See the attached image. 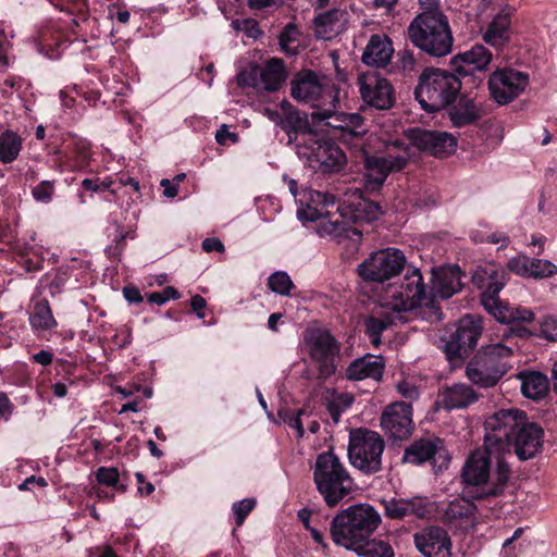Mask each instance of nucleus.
I'll return each instance as SVG.
<instances>
[{
    "label": "nucleus",
    "mask_w": 557,
    "mask_h": 557,
    "mask_svg": "<svg viewBox=\"0 0 557 557\" xmlns=\"http://www.w3.org/2000/svg\"><path fill=\"white\" fill-rule=\"evenodd\" d=\"M499 453L483 450L473 451L467 460L462 478L468 485L465 492L468 497L480 504L500 495L509 478V467L500 458Z\"/></svg>",
    "instance_id": "nucleus-1"
},
{
    "label": "nucleus",
    "mask_w": 557,
    "mask_h": 557,
    "mask_svg": "<svg viewBox=\"0 0 557 557\" xmlns=\"http://www.w3.org/2000/svg\"><path fill=\"white\" fill-rule=\"evenodd\" d=\"M380 523L381 516L372 506L358 504L342 510L333 518L330 533L336 545L361 554Z\"/></svg>",
    "instance_id": "nucleus-2"
},
{
    "label": "nucleus",
    "mask_w": 557,
    "mask_h": 557,
    "mask_svg": "<svg viewBox=\"0 0 557 557\" xmlns=\"http://www.w3.org/2000/svg\"><path fill=\"white\" fill-rule=\"evenodd\" d=\"M299 208L297 216L300 221L315 222L322 220L318 226L321 237L348 238L355 244L359 243L362 232L357 227H350L343 219L330 220L331 209L335 208V197L332 194L313 189H305L297 199Z\"/></svg>",
    "instance_id": "nucleus-3"
},
{
    "label": "nucleus",
    "mask_w": 557,
    "mask_h": 557,
    "mask_svg": "<svg viewBox=\"0 0 557 557\" xmlns=\"http://www.w3.org/2000/svg\"><path fill=\"white\" fill-rule=\"evenodd\" d=\"M473 278L484 289L481 296L483 307L499 322L510 324L534 320V313L529 308L513 307L499 300L498 294L506 282V273L502 268L494 263L480 265Z\"/></svg>",
    "instance_id": "nucleus-4"
},
{
    "label": "nucleus",
    "mask_w": 557,
    "mask_h": 557,
    "mask_svg": "<svg viewBox=\"0 0 557 557\" xmlns=\"http://www.w3.org/2000/svg\"><path fill=\"white\" fill-rule=\"evenodd\" d=\"M411 44L432 57H444L453 49V34L446 15L430 10L416 16L407 29Z\"/></svg>",
    "instance_id": "nucleus-5"
},
{
    "label": "nucleus",
    "mask_w": 557,
    "mask_h": 557,
    "mask_svg": "<svg viewBox=\"0 0 557 557\" xmlns=\"http://www.w3.org/2000/svg\"><path fill=\"white\" fill-rule=\"evenodd\" d=\"M313 481L329 507L336 506L356 487L347 468L332 451L318 455L313 467Z\"/></svg>",
    "instance_id": "nucleus-6"
},
{
    "label": "nucleus",
    "mask_w": 557,
    "mask_h": 557,
    "mask_svg": "<svg viewBox=\"0 0 557 557\" xmlns=\"http://www.w3.org/2000/svg\"><path fill=\"white\" fill-rule=\"evenodd\" d=\"M339 102L323 106L320 110L313 111L309 121H305V134L310 129L312 134H323L322 137L335 140H349L360 137L366 133L363 119L358 113H344L337 111Z\"/></svg>",
    "instance_id": "nucleus-7"
},
{
    "label": "nucleus",
    "mask_w": 557,
    "mask_h": 557,
    "mask_svg": "<svg viewBox=\"0 0 557 557\" xmlns=\"http://www.w3.org/2000/svg\"><path fill=\"white\" fill-rule=\"evenodd\" d=\"M387 305L395 311H411L425 307L424 318L431 322L443 319L433 297H428L422 275L418 269L408 271L399 285L389 286Z\"/></svg>",
    "instance_id": "nucleus-8"
},
{
    "label": "nucleus",
    "mask_w": 557,
    "mask_h": 557,
    "mask_svg": "<svg viewBox=\"0 0 557 557\" xmlns=\"http://www.w3.org/2000/svg\"><path fill=\"white\" fill-rule=\"evenodd\" d=\"M461 88L458 76L442 69H425L420 77L414 95L428 112L438 111L450 104Z\"/></svg>",
    "instance_id": "nucleus-9"
},
{
    "label": "nucleus",
    "mask_w": 557,
    "mask_h": 557,
    "mask_svg": "<svg viewBox=\"0 0 557 557\" xmlns=\"http://www.w3.org/2000/svg\"><path fill=\"white\" fill-rule=\"evenodd\" d=\"M412 156V147L400 140L386 145L385 156H363L364 186L369 190L379 189L387 176L403 170Z\"/></svg>",
    "instance_id": "nucleus-10"
},
{
    "label": "nucleus",
    "mask_w": 557,
    "mask_h": 557,
    "mask_svg": "<svg viewBox=\"0 0 557 557\" xmlns=\"http://www.w3.org/2000/svg\"><path fill=\"white\" fill-rule=\"evenodd\" d=\"M290 96L318 111L323 106L341 102V88L325 76L301 70L290 81Z\"/></svg>",
    "instance_id": "nucleus-11"
},
{
    "label": "nucleus",
    "mask_w": 557,
    "mask_h": 557,
    "mask_svg": "<svg viewBox=\"0 0 557 557\" xmlns=\"http://www.w3.org/2000/svg\"><path fill=\"white\" fill-rule=\"evenodd\" d=\"M385 448L383 438L373 431L357 430L350 433L348 457L354 468L366 474L382 469V455Z\"/></svg>",
    "instance_id": "nucleus-12"
},
{
    "label": "nucleus",
    "mask_w": 557,
    "mask_h": 557,
    "mask_svg": "<svg viewBox=\"0 0 557 557\" xmlns=\"http://www.w3.org/2000/svg\"><path fill=\"white\" fill-rule=\"evenodd\" d=\"M525 420V413L516 408L502 409L490 416L484 423V446L487 451L504 454L518 429Z\"/></svg>",
    "instance_id": "nucleus-13"
},
{
    "label": "nucleus",
    "mask_w": 557,
    "mask_h": 557,
    "mask_svg": "<svg viewBox=\"0 0 557 557\" xmlns=\"http://www.w3.org/2000/svg\"><path fill=\"white\" fill-rule=\"evenodd\" d=\"M308 354L321 377H329L336 371L339 345L326 330H308L305 335Z\"/></svg>",
    "instance_id": "nucleus-14"
},
{
    "label": "nucleus",
    "mask_w": 557,
    "mask_h": 557,
    "mask_svg": "<svg viewBox=\"0 0 557 557\" xmlns=\"http://www.w3.org/2000/svg\"><path fill=\"white\" fill-rule=\"evenodd\" d=\"M531 332L525 327H518L516 330L509 327H503L491 337L490 343L484 345L478 355L485 358L492 364L497 366L503 363L505 366V374L511 368L509 362L515 351L519 349L516 342V336L528 337Z\"/></svg>",
    "instance_id": "nucleus-15"
},
{
    "label": "nucleus",
    "mask_w": 557,
    "mask_h": 557,
    "mask_svg": "<svg viewBox=\"0 0 557 557\" xmlns=\"http://www.w3.org/2000/svg\"><path fill=\"white\" fill-rule=\"evenodd\" d=\"M406 262L405 255L396 248L374 252L359 265V275L366 281L384 282L400 273Z\"/></svg>",
    "instance_id": "nucleus-16"
},
{
    "label": "nucleus",
    "mask_w": 557,
    "mask_h": 557,
    "mask_svg": "<svg viewBox=\"0 0 557 557\" xmlns=\"http://www.w3.org/2000/svg\"><path fill=\"white\" fill-rule=\"evenodd\" d=\"M529 75L513 69L494 71L488 78L491 98L499 106L517 99L529 85Z\"/></svg>",
    "instance_id": "nucleus-17"
},
{
    "label": "nucleus",
    "mask_w": 557,
    "mask_h": 557,
    "mask_svg": "<svg viewBox=\"0 0 557 557\" xmlns=\"http://www.w3.org/2000/svg\"><path fill=\"white\" fill-rule=\"evenodd\" d=\"M286 69L283 60L272 58L264 65L252 66L249 71L239 73L238 84L253 87L258 90L275 91L286 79Z\"/></svg>",
    "instance_id": "nucleus-18"
},
{
    "label": "nucleus",
    "mask_w": 557,
    "mask_h": 557,
    "mask_svg": "<svg viewBox=\"0 0 557 557\" xmlns=\"http://www.w3.org/2000/svg\"><path fill=\"white\" fill-rule=\"evenodd\" d=\"M357 85L361 99L369 106L385 110L394 104V89L391 83L376 72H366L358 76Z\"/></svg>",
    "instance_id": "nucleus-19"
},
{
    "label": "nucleus",
    "mask_w": 557,
    "mask_h": 557,
    "mask_svg": "<svg viewBox=\"0 0 557 557\" xmlns=\"http://www.w3.org/2000/svg\"><path fill=\"white\" fill-rule=\"evenodd\" d=\"M483 331V319L479 315L467 314L463 317L451 334L450 341L447 343L449 354L466 357L476 346L478 341Z\"/></svg>",
    "instance_id": "nucleus-20"
},
{
    "label": "nucleus",
    "mask_w": 557,
    "mask_h": 557,
    "mask_svg": "<svg viewBox=\"0 0 557 557\" xmlns=\"http://www.w3.org/2000/svg\"><path fill=\"white\" fill-rule=\"evenodd\" d=\"M381 426L392 438L403 441L412 432V408L405 401L388 405L381 417Z\"/></svg>",
    "instance_id": "nucleus-21"
},
{
    "label": "nucleus",
    "mask_w": 557,
    "mask_h": 557,
    "mask_svg": "<svg viewBox=\"0 0 557 557\" xmlns=\"http://www.w3.org/2000/svg\"><path fill=\"white\" fill-rule=\"evenodd\" d=\"M301 144L309 149L308 157L326 170H339L345 162V156L335 145V139L317 136L310 129L307 135L301 136Z\"/></svg>",
    "instance_id": "nucleus-22"
},
{
    "label": "nucleus",
    "mask_w": 557,
    "mask_h": 557,
    "mask_svg": "<svg viewBox=\"0 0 557 557\" xmlns=\"http://www.w3.org/2000/svg\"><path fill=\"white\" fill-rule=\"evenodd\" d=\"M411 145L437 158H444L455 152L456 138L446 132L414 128L410 131Z\"/></svg>",
    "instance_id": "nucleus-23"
},
{
    "label": "nucleus",
    "mask_w": 557,
    "mask_h": 557,
    "mask_svg": "<svg viewBox=\"0 0 557 557\" xmlns=\"http://www.w3.org/2000/svg\"><path fill=\"white\" fill-rule=\"evenodd\" d=\"M512 36V10L508 7L502 8L491 21L481 28L482 40L496 51L503 50Z\"/></svg>",
    "instance_id": "nucleus-24"
},
{
    "label": "nucleus",
    "mask_w": 557,
    "mask_h": 557,
    "mask_svg": "<svg viewBox=\"0 0 557 557\" xmlns=\"http://www.w3.org/2000/svg\"><path fill=\"white\" fill-rule=\"evenodd\" d=\"M413 540L424 557H451V541L441 527L424 528L414 534Z\"/></svg>",
    "instance_id": "nucleus-25"
},
{
    "label": "nucleus",
    "mask_w": 557,
    "mask_h": 557,
    "mask_svg": "<svg viewBox=\"0 0 557 557\" xmlns=\"http://www.w3.org/2000/svg\"><path fill=\"white\" fill-rule=\"evenodd\" d=\"M515 454L520 460L532 459L542 451L544 430L534 422H523L512 437Z\"/></svg>",
    "instance_id": "nucleus-26"
},
{
    "label": "nucleus",
    "mask_w": 557,
    "mask_h": 557,
    "mask_svg": "<svg viewBox=\"0 0 557 557\" xmlns=\"http://www.w3.org/2000/svg\"><path fill=\"white\" fill-rule=\"evenodd\" d=\"M432 459L434 461L442 460L443 462L449 460L443 441L438 437H425L414 441L406 448L403 456L404 462L412 465H421Z\"/></svg>",
    "instance_id": "nucleus-27"
},
{
    "label": "nucleus",
    "mask_w": 557,
    "mask_h": 557,
    "mask_svg": "<svg viewBox=\"0 0 557 557\" xmlns=\"http://www.w3.org/2000/svg\"><path fill=\"white\" fill-rule=\"evenodd\" d=\"M479 506L468 497L455 498L445 509V521L455 529L461 531L471 530L478 522Z\"/></svg>",
    "instance_id": "nucleus-28"
},
{
    "label": "nucleus",
    "mask_w": 557,
    "mask_h": 557,
    "mask_svg": "<svg viewBox=\"0 0 557 557\" xmlns=\"http://www.w3.org/2000/svg\"><path fill=\"white\" fill-rule=\"evenodd\" d=\"M466 374L473 384L480 387H493L505 375V366L503 363L494 366L476 354L468 363Z\"/></svg>",
    "instance_id": "nucleus-29"
},
{
    "label": "nucleus",
    "mask_w": 557,
    "mask_h": 557,
    "mask_svg": "<svg viewBox=\"0 0 557 557\" xmlns=\"http://www.w3.org/2000/svg\"><path fill=\"white\" fill-rule=\"evenodd\" d=\"M507 268L520 276L533 277L535 280L552 277L557 273V265L552 261L531 258L525 255L509 259Z\"/></svg>",
    "instance_id": "nucleus-30"
},
{
    "label": "nucleus",
    "mask_w": 557,
    "mask_h": 557,
    "mask_svg": "<svg viewBox=\"0 0 557 557\" xmlns=\"http://www.w3.org/2000/svg\"><path fill=\"white\" fill-rule=\"evenodd\" d=\"M462 274L457 265L442 267L433 270L432 294L442 299L450 298L462 288Z\"/></svg>",
    "instance_id": "nucleus-31"
},
{
    "label": "nucleus",
    "mask_w": 557,
    "mask_h": 557,
    "mask_svg": "<svg viewBox=\"0 0 557 557\" xmlns=\"http://www.w3.org/2000/svg\"><path fill=\"white\" fill-rule=\"evenodd\" d=\"M492 52L481 44L472 46L469 50L458 53L451 58V66L460 76L469 75L472 66L473 70L484 71L492 61Z\"/></svg>",
    "instance_id": "nucleus-32"
},
{
    "label": "nucleus",
    "mask_w": 557,
    "mask_h": 557,
    "mask_svg": "<svg viewBox=\"0 0 557 557\" xmlns=\"http://www.w3.org/2000/svg\"><path fill=\"white\" fill-rule=\"evenodd\" d=\"M385 369L384 359L381 356L367 354L355 359L346 370V377L351 381L371 379L380 381Z\"/></svg>",
    "instance_id": "nucleus-33"
},
{
    "label": "nucleus",
    "mask_w": 557,
    "mask_h": 557,
    "mask_svg": "<svg viewBox=\"0 0 557 557\" xmlns=\"http://www.w3.org/2000/svg\"><path fill=\"white\" fill-rule=\"evenodd\" d=\"M476 392L465 383H455L442 388L438 403L446 410L463 409L475 403Z\"/></svg>",
    "instance_id": "nucleus-34"
},
{
    "label": "nucleus",
    "mask_w": 557,
    "mask_h": 557,
    "mask_svg": "<svg viewBox=\"0 0 557 557\" xmlns=\"http://www.w3.org/2000/svg\"><path fill=\"white\" fill-rule=\"evenodd\" d=\"M431 504L421 497L391 499L385 503V512L393 519H400L406 516L424 518L431 513Z\"/></svg>",
    "instance_id": "nucleus-35"
},
{
    "label": "nucleus",
    "mask_w": 557,
    "mask_h": 557,
    "mask_svg": "<svg viewBox=\"0 0 557 557\" xmlns=\"http://www.w3.org/2000/svg\"><path fill=\"white\" fill-rule=\"evenodd\" d=\"M392 41L385 35H372L362 53V62L371 66H384L393 54Z\"/></svg>",
    "instance_id": "nucleus-36"
},
{
    "label": "nucleus",
    "mask_w": 557,
    "mask_h": 557,
    "mask_svg": "<svg viewBox=\"0 0 557 557\" xmlns=\"http://www.w3.org/2000/svg\"><path fill=\"white\" fill-rule=\"evenodd\" d=\"M346 13L341 10H330L314 18V32L318 38L330 40L345 28Z\"/></svg>",
    "instance_id": "nucleus-37"
},
{
    "label": "nucleus",
    "mask_w": 557,
    "mask_h": 557,
    "mask_svg": "<svg viewBox=\"0 0 557 557\" xmlns=\"http://www.w3.org/2000/svg\"><path fill=\"white\" fill-rule=\"evenodd\" d=\"M480 116V106L471 98L462 96L449 110V117L454 126L462 127L474 123Z\"/></svg>",
    "instance_id": "nucleus-38"
},
{
    "label": "nucleus",
    "mask_w": 557,
    "mask_h": 557,
    "mask_svg": "<svg viewBox=\"0 0 557 557\" xmlns=\"http://www.w3.org/2000/svg\"><path fill=\"white\" fill-rule=\"evenodd\" d=\"M282 110L284 113V117H282L278 112H274L269 109L265 110V113L272 121L280 123L289 135L292 132H294L296 134L299 133L301 136H305L306 123L305 120L299 115V113L295 110H292V106L287 101L282 102Z\"/></svg>",
    "instance_id": "nucleus-39"
},
{
    "label": "nucleus",
    "mask_w": 557,
    "mask_h": 557,
    "mask_svg": "<svg viewBox=\"0 0 557 557\" xmlns=\"http://www.w3.org/2000/svg\"><path fill=\"white\" fill-rule=\"evenodd\" d=\"M282 51L289 57L297 55L301 49L307 46L306 36L299 30L297 25L288 23L278 37Z\"/></svg>",
    "instance_id": "nucleus-40"
},
{
    "label": "nucleus",
    "mask_w": 557,
    "mask_h": 557,
    "mask_svg": "<svg viewBox=\"0 0 557 557\" xmlns=\"http://www.w3.org/2000/svg\"><path fill=\"white\" fill-rule=\"evenodd\" d=\"M349 218L354 222H372L380 218L382 214L379 203L371 201L367 198L359 196L357 199L348 205Z\"/></svg>",
    "instance_id": "nucleus-41"
},
{
    "label": "nucleus",
    "mask_w": 557,
    "mask_h": 557,
    "mask_svg": "<svg viewBox=\"0 0 557 557\" xmlns=\"http://www.w3.org/2000/svg\"><path fill=\"white\" fill-rule=\"evenodd\" d=\"M29 324L34 331H49L57 326V321L47 300H40L34 305L29 314Z\"/></svg>",
    "instance_id": "nucleus-42"
},
{
    "label": "nucleus",
    "mask_w": 557,
    "mask_h": 557,
    "mask_svg": "<svg viewBox=\"0 0 557 557\" xmlns=\"http://www.w3.org/2000/svg\"><path fill=\"white\" fill-rule=\"evenodd\" d=\"M547 389V377L540 372H531L522 377L521 392L528 398H541L546 395Z\"/></svg>",
    "instance_id": "nucleus-43"
},
{
    "label": "nucleus",
    "mask_w": 557,
    "mask_h": 557,
    "mask_svg": "<svg viewBox=\"0 0 557 557\" xmlns=\"http://www.w3.org/2000/svg\"><path fill=\"white\" fill-rule=\"evenodd\" d=\"M23 140L12 131H7L0 135V161L4 164L11 163L17 159Z\"/></svg>",
    "instance_id": "nucleus-44"
},
{
    "label": "nucleus",
    "mask_w": 557,
    "mask_h": 557,
    "mask_svg": "<svg viewBox=\"0 0 557 557\" xmlns=\"http://www.w3.org/2000/svg\"><path fill=\"white\" fill-rule=\"evenodd\" d=\"M325 399L327 411L334 423H338L342 413L354 403V396L346 392H329Z\"/></svg>",
    "instance_id": "nucleus-45"
},
{
    "label": "nucleus",
    "mask_w": 557,
    "mask_h": 557,
    "mask_svg": "<svg viewBox=\"0 0 557 557\" xmlns=\"http://www.w3.org/2000/svg\"><path fill=\"white\" fill-rule=\"evenodd\" d=\"M392 320L384 314L371 315L366 320V333L374 346L381 344V334L391 325Z\"/></svg>",
    "instance_id": "nucleus-46"
},
{
    "label": "nucleus",
    "mask_w": 557,
    "mask_h": 557,
    "mask_svg": "<svg viewBox=\"0 0 557 557\" xmlns=\"http://www.w3.org/2000/svg\"><path fill=\"white\" fill-rule=\"evenodd\" d=\"M269 287L272 292L280 295H289L294 284L286 272L278 271L270 275L268 280Z\"/></svg>",
    "instance_id": "nucleus-47"
},
{
    "label": "nucleus",
    "mask_w": 557,
    "mask_h": 557,
    "mask_svg": "<svg viewBox=\"0 0 557 557\" xmlns=\"http://www.w3.org/2000/svg\"><path fill=\"white\" fill-rule=\"evenodd\" d=\"M96 479L99 484L116 487L121 492L125 491L124 485L117 486L120 481V473L114 467H100L96 472Z\"/></svg>",
    "instance_id": "nucleus-48"
},
{
    "label": "nucleus",
    "mask_w": 557,
    "mask_h": 557,
    "mask_svg": "<svg viewBox=\"0 0 557 557\" xmlns=\"http://www.w3.org/2000/svg\"><path fill=\"white\" fill-rule=\"evenodd\" d=\"M54 195V181H41L32 188L33 198L40 203H50Z\"/></svg>",
    "instance_id": "nucleus-49"
},
{
    "label": "nucleus",
    "mask_w": 557,
    "mask_h": 557,
    "mask_svg": "<svg viewBox=\"0 0 557 557\" xmlns=\"http://www.w3.org/2000/svg\"><path fill=\"white\" fill-rule=\"evenodd\" d=\"M360 555L364 557H394V550L385 542L371 541L364 546Z\"/></svg>",
    "instance_id": "nucleus-50"
},
{
    "label": "nucleus",
    "mask_w": 557,
    "mask_h": 557,
    "mask_svg": "<svg viewBox=\"0 0 557 557\" xmlns=\"http://www.w3.org/2000/svg\"><path fill=\"white\" fill-rule=\"evenodd\" d=\"M549 342H557V315H547L539 322V331L535 333Z\"/></svg>",
    "instance_id": "nucleus-51"
},
{
    "label": "nucleus",
    "mask_w": 557,
    "mask_h": 557,
    "mask_svg": "<svg viewBox=\"0 0 557 557\" xmlns=\"http://www.w3.org/2000/svg\"><path fill=\"white\" fill-rule=\"evenodd\" d=\"M305 413L304 409H299L297 412H293L289 409L281 410L278 412L280 418L284 423H286L289 428L294 429L297 432L298 437H302L305 434V430L302 426L301 416Z\"/></svg>",
    "instance_id": "nucleus-52"
},
{
    "label": "nucleus",
    "mask_w": 557,
    "mask_h": 557,
    "mask_svg": "<svg viewBox=\"0 0 557 557\" xmlns=\"http://www.w3.org/2000/svg\"><path fill=\"white\" fill-rule=\"evenodd\" d=\"M255 506V498H245L233 504L232 512L235 517L237 527L243 524L244 520L253 510Z\"/></svg>",
    "instance_id": "nucleus-53"
},
{
    "label": "nucleus",
    "mask_w": 557,
    "mask_h": 557,
    "mask_svg": "<svg viewBox=\"0 0 557 557\" xmlns=\"http://www.w3.org/2000/svg\"><path fill=\"white\" fill-rule=\"evenodd\" d=\"M113 181L110 177L101 178H85L82 182V186L89 191H102L110 189Z\"/></svg>",
    "instance_id": "nucleus-54"
},
{
    "label": "nucleus",
    "mask_w": 557,
    "mask_h": 557,
    "mask_svg": "<svg viewBox=\"0 0 557 557\" xmlns=\"http://www.w3.org/2000/svg\"><path fill=\"white\" fill-rule=\"evenodd\" d=\"M398 392L410 400L417 399L420 395L418 387L409 382H400L397 384Z\"/></svg>",
    "instance_id": "nucleus-55"
},
{
    "label": "nucleus",
    "mask_w": 557,
    "mask_h": 557,
    "mask_svg": "<svg viewBox=\"0 0 557 557\" xmlns=\"http://www.w3.org/2000/svg\"><path fill=\"white\" fill-rule=\"evenodd\" d=\"M202 249L206 252H212V251L223 252L224 244L216 237H209L202 242Z\"/></svg>",
    "instance_id": "nucleus-56"
},
{
    "label": "nucleus",
    "mask_w": 557,
    "mask_h": 557,
    "mask_svg": "<svg viewBox=\"0 0 557 557\" xmlns=\"http://www.w3.org/2000/svg\"><path fill=\"white\" fill-rule=\"evenodd\" d=\"M123 295L125 299L131 304H138L143 301L139 289L134 286H125L123 288Z\"/></svg>",
    "instance_id": "nucleus-57"
},
{
    "label": "nucleus",
    "mask_w": 557,
    "mask_h": 557,
    "mask_svg": "<svg viewBox=\"0 0 557 557\" xmlns=\"http://www.w3.org/2000/svg\"><path fill=\"white\" fill-rule=\"evenodd\" d=\"M34 483L40 487H45L48 485L45 478L30 475L27 479H25L22 484L18 485V490L20 491H28V490H30L29 485H34Z\"/></svg>",
    "instance_id": "nucleus-58"
},
{
    "label": "nucleus",
    "mask_w": 557,
    "mask_h": 557,
    "mask_svg": "<svg viewBox=\"0 0 557 557\" xmlns=\"http://www.w3.org/2000/svg\"><path fill=\"white\" fill-rule=\"evenodd\" d=\"M190 306L199 319H202L205 317L203 309L206 308L207 302L203 297H201L200 295H195L194 297H191Z\"/></svg>",
    "instance_id": "nucleus-59"
},
{
    "label": "nucleus",
    "mask_w": 557,
    "mask_h": 557,
    "mask_svg": "<svg viewBox=\"0 0 557 557\" xmlns=\"http://www.w3.org/2000/svg\"><path fill=\"white\" fill-rule=\"evenodd\" d=\"M401 69L411 72L414 69L416 60L411 51L405 50L400 55Z\"/></svg>",
    "instance_id": "nucleus-60"
},
{
    "label": "nucleus",
    "mask_w": 557,
    "mask_h": 557,
    "mask_svg": "<svg viewBox=\"0 0 557 557\" xmlns=\"http://www.w3.org/2000/svg\"><path fill=\"white\" fill-rule=\"evenodd\" d=\"M236 134L228 132L225 125H223L215 133V140L220 145H225L228 139L232 141H236Z\"/></svg>",
    "instance_id": "nucleus-61"
},
{
    "label": "nucleus",
    "mask_w": 557,
    "mask_h": 557,
    "mask_svg": "<svg viewBox=\"0 0 557 557\" xmlns=\"http://www.w3.org/2000/svg\"><path fill=\"white\" fill-rule=\"evenodd\" d=\"M161 186L163 187V196L166 198H174L178 194V187L176 184L172 183L168 178H163L161 181Z\"/></svg>",
    "instance_id": "nucleus-62"
},
{
    "label": "nucleus",
    "mask_w": 557,
    "mask_h": 557,
    "mask_svg": "<svg viewBox=\"0 0 557 557\" xmlns=\"http://www.w3.org/2000/svg\"><path fill=\"white\" fill-rule=\"evenodd\" d=\"M33 360L41 366H49L53 360V354L48 350H40L33 355Z\"/></svg>",
    "instance_id": "nucleus-63"
},
{
    "label": "nucleus",
    "mask_w": 557,
    "mask_h": 557,
    "mask_svg": "<svg viewBox=\"0 0 557 557\" xmlns=\"http://www.w3.org/2000/svg\"><path fill=\"white\" fill-rule=\"evenodd\" d=\"M397 0H373V7L376 10H382L385 14H389L395 5Z\"/></svg>",
    "instance_id": "nucleus-64"
}]
</instances>
